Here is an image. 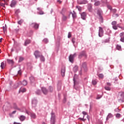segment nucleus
I'll return each instance as SVG.
<instances>
[{"label":"nucleus","instance_id":"37998d69","mask_svg":"<svg viewBox=\"0 0 124 124\" xmlns=\"http://www.w3.org/2000/svg\"><path fill=\"white\" fill-rule=\"evenodd\" d=\"M111 25L113 26H116V25H117V21H113L111 23Z\"/></svg>","mask_w":124,"mask_h":124},{"label":"nucleus","instance_id":"bf43d9fd","mask_svg":"<svg viewBox=\"0 0 124 124\" xmlns=\"http://www.w3.org/2000/svg\"><path fill=\"white\" fill-rule=\"evenodd\" d=\"M114 112H116V113L119 112H120V109H119V108H115L114 109Z\"/></svg>","mask_w":124,"mask_h":124},{"label":"nucleus","instance_id":"864d4df0","mask_svg":"<svg viewBox=\"0 0 124 124\" xmlns=\"http://www.w3.org/2000/svg\"><path fill=\"white\" fill-rule=\"evenodd\" d=\"M112 28L113 29V30H118V27L116 25L113 26Z\"/></svg>","mask_w":124,"mask_h":124},{"label":"nucleus","instance_id":"69168bd1","mask_svg":"<svg viewBox=\"0 0 124 124\" xmlns=\"http://www.w3.org/2000/svg\"><path fill=\"white\" fill-rule=\"evenodd\" d=\"M82 114L84 116H86V115H87V112L86 111H82Z\"/></svg>","mask_w":124,"mask_h":124},{"label":"nucleus","instance_id":"20e7f679","mask_svg":"<svg viewBox=\"0 0 124 124\" xmlns=\"http://www.w3.org/2000/svg\"><path fill=\"white\" fill-rule=\"evenodd\" d=\"M37 100L35 98H33L31 101L32 107L33 108H35L37 106Z\"/></svg>","mask_w":124,"mask_h":124},{"label":"nucleus","instance_id":"f8f14e48","mask_svg":"<svg viewBox=\"0 0 124 124\" xmlns=\"http://www.w3.org/2000/svg\"><path fill=\"white\" fill-rule=\"evenodd\" d=\"M81 17L83 20H86V17H87V14H86V12H83L81 13Z\"/></svg>","mask_w":124,"mask_h":124},{"label":"nucleus","instance_id":"0e129e2a","mask_svg":"<svg viewBox=\"0 0 124 124\" xmlns=\"http://www.w3.org/2000/svg\"><path fill=\"white\" fill-rule=\"evenodd\" d=\"M112 12H113V13H116V12H117V10L116 9H114L112 10Z\"/></svg>","mask_w":124,"mask_h":124},{"label":"nucleus","instance_id":"f704fd0d","mask_svg":"<svg viewBox=\"0 0 124 124\" xmlns=\"http://www.w3.org/2000/svg\"><path fill=\"white\" fill-rule=\"evenodd\" d=\"M111 30H110V29H107V31H106V34H110V33H111Z\"/></svg>","mask_w":124,"mask_h":124},{"label":"nucleus","instance_id":"8fccbe9b","mask_svg":"<svg viewBox=\"0 0 124 124\" xmlns=\"http://www.w3.org/2000/svg\"><path fill=\"white\" fill-rule=\"evenodd\" d=\"M88 8L89 11H92V9L93 7H92V5H90L88 6Z\"/></svg>","mask_w":124,"mask_h":124},{"label":"nucleus","instance_id":"dca6fc26","mask_svg":"<svg viewBox=\"0 0 124 124\" xmlns=\"http://www.w3.org/2000/svg\"><path fill=\"white\" fill-rule=\"evenodd\" d=\"M86 2H87V1L86 0H82V1H81L80 0H78V4H86Z\"/></svg>","mask_w":124,"mask_h":124},{"label":"nucleus","instance_id":"c756f323","mask_svg":"<svg viewBox=\"0 0 124 124\" xmlns=\"http://www.w3.org/2000/svg\"><path fill=\"white\" fill-rule=\"evenodd\" d=\"M73 71L75 73V72H77V71H78V66H75L74 68H73Z\"/></svg>","mask_w":124,"mask_h":124},{"label":"nucleus","instance_id":"9b49d317","mask_svg":"<svg viewBox=\"0 0 124 124\" xmlns=\"http://www.w3.org/2000/svg\"><path fill=\"white\" fill-rule=\"evenodd\" d=\"M81 68H83L85 71H87V63L86 62H84L83 63H82Z\"/></svg>","mask_w":124,"mask_h":124},{"label":"nucleus","instance_id":"603ef678","mask_svg":"<svg viewBox=\"0 0 124 124\" xmlns=\"http://www.w3.org/2000/svg\"><path fill=\"white\" fill-rule=\"evenodd\" d=\"M107 7H108V9H109V10H112V6H111V5H108Z\"/></svg>","mask_w":124,"mask_h":124},{"label":"nucleus","instance_id":"5701e85b","mask_svg":"<svg viewBox=\"0 0 124 124\" xmlns=\"http://www.w3.org/2000/svg\"><path fill=\"white\" fill-rule=\"evenodd\" d=\"M31 43L30 40L27 39L25 42V46H27V45H29Z\"/></svg>","mask_w":124,"mask_h":124},{"label":"nucleus","instance_id":"7ed1b4c3","mask_svg":"<svg viewBox=\"0 0 124 124\" xmlns=\"http://www.w3.org/2000/svg\"><path fill=\"white\" fill-rule=\"evenodd\" d=\"M75 57H77V54L76 53H75L74 54H71L69 56V62H71L72 63H73V62H74V58Z\"/></svg>","mask_w":124,"mask_h":124},{"label":"nucleus","instance_id":"393cba45","mask_svg":"<svg viewBox=\"0 0 124 124\" xmlns=\"http://www.w3.org/2000/svg\"><path fill=\"white\" fill-rule=\"evenodd\" d=\"M2 29H3L4 33H5V31H6L7 30V26H6V25L5 24V26L2 27Z\"/></svg>","mask_w":124,"mask_h":124},{"label":"nucleus","instance_id":"f3484780","mask_svg":"<svg viewBox=\"0 0 124 124\" xmlns=\"http://www.w3.org/2000/svg\"><path fill=\"white\" fill-rule=\"evenodd\" d=\"M6 61L9 64H13L14 63V61H13V60L6 59Z\"/></svg>","mask_w":124,"mask_h":124},{"label":"nucleus","instance_id":"338daca9","mask_svg":"<svg viewBox=\"0 0 124 124\" xmlns=\"http://www.w3.org/2000/svg\"><path fill=\"white\" fill-rule=\"evenodd\" d=\"M18 74H19V75H21V74H22V72H21V69H20V70L18 71Z\"/></svg>","mask_w":124,"mask_h":124},{"label":"nucleus","instance_id":"4468645a","mask_svg":"<svg viewBox=\"0 0 124 124\" xmlns=\"http://www.w3.org/2000/svg\"><path fill=\"white\" fill-rule=\"evenodd\" d=\"M54 90H55V88L52 86H49L48 88V91L49 93H53V92H54Z\"/></svg>","mask_w":124,"mask_h":124},{"label":"nucleus","instance_id":"1a4fd4ad","mask_svg":"<svg viewBox=\"0 0 124 124\" xmlns=\"http://www.w3.org/2000/svg\"><path fill=\"white\" fill-rule=\"evenodd\" d=\"M17 4V1L15 0H12L10 4L11 7H15V5Z\"/></svg>","mask_w":124,"mask_h":124},{"label":"nucleus","instance_id":"ea45409f","mask_svg":"<svg viewBox=\"0 0 124 124\" xmlns=\"http://www.w3.org/2000/svg\"><path fill=\"white\" fill-rule=\"evenodd\" d=\"M98 77H99L100 78H101V79H102L103 78V77H104V76L103 75V74H100L98 75Z\"/></svg>","mask_w":124,"mask_h":124},{"label":"nucleus","instance_id":"de8ad7c7","mask_svg":"<svg viewBox=\"0 0 124 124\" xmlns=\"http://www.w3.org/2000/svg\"><path fill=\"white\" fill-rule=\"evenodd\" d=\"M27 66H28V68H30V69H31V64L30 63H28L27 64Z\"/></svg>","mask_w":124,"mask_h":124},{"label":"nucleus","instance_id":"0eeeda50","mask_svg":"<svg viewBox=\"0 0 124 124\" xmlns=\"http://www.w3.org/2000/svg\"><path fill=\"white\" fill-rule=\"evenodd\" d=\"M34 55L36 58V59H37L38 58H40V52H39V51L36 50L34 53Z\"/></svg>","mask_w":124,"mask_h":124},{"label":"nucleus","instance_id":"2f4dec72","mask_svg":"<svg viewBox=\"0 0 124 124\" xmlns=\"http://www.w3.org/2000/svg\"><path fill=\"white\" fill-rule=\"evenodd\" d=\"M50 124H56V119H50Z\"/></svg>","mask_w":124,"mask_h":124},{"label":"nucleus","instance_id":"4c0bfd02","mask_svg":"<svg viewBox=\"0 0 124 124\" xmlns=\"http://www.w3.org/2000/svg\"><path fill=\"white\" fill-rule=\"evenodd\" d=\"M24 60V59L23 57H20L18 61V62H23Z\"/></svg>","mask_w":124,"mask_h":124},{"label":"nucleus","instance_id":"f03ea898","mask_svg":"<svg viewBox=\"0 0 124 124\" xmlns=\"http://www.w3.org/2000/svg\"><path fill=\"white\" fill-rule=\"evenodd\" d=\"M103 35H104V31H103V28L99 27L98 31V36H99V37H102Z\"/></svg>","mask_w":124,"mask_h":124},{"label":"nucleus","instance_id":"473e14b6","mask_svg":"<svg viewBox=\"0 0 124 124\" xmlns=\"http://www.w3.org/2000/svg\"><path fill=\"white\" fill-rule=\"evenodd\" d=\"M115 117L116 118H117V119H120V118H121V117H122V115H121V114L120 113H117L115 115Z\"/></svg>","mask_w":124,"mask_h":124},{"label":"nucleus","instance_id":"5fc2aeb1","mask_svg":"<svg viewBox=\"0 0 124 124\" xmlns=\"http://www.w3.org/2000/svg\"><path fill=\"white\" fill-rule=\"evenodd\" d=\"M71 37V32H69L68 34V38Z\"/></svg>","mask_w":124,"mask_h":124},{"label":"nucleus","instance_id":"09e8293b","mask_svg":"<svg viewBox=\"0 0 124 124\" xmlns=\"http://www.w3.org/2000/svg\"><path fill=\"white\" fill-rule=\"evenodd\" d=\"M76 7L77 8H78V11H81V10H82V8H81V7L79 6H77Z\"/></svg>","mask_w":124,"mask_h":124},{"label":"nucleus","instance_id":"79ce46f5","mask_svg":"<svg viewBox=\"0 0 124 124\" xmlns=\"http://www.w3.org/2000/svg\"><path fill=\"white\" fill-rule=\"evenodd\" d=\"M23 22H24V20H23V19H21L20 20L17 22V24H18L19 25H22Z\"/></svg>","mask_w":124,"mask_h":124},{"label":"nucleus","instance_id":"b1692460","mask_svg":"<svg viewBox=\"0 0 124 124\" xmlns=\"http://www.w3.org/2000/svg\"><path fill=\"white\" fill-rule=\"evenodd\" d=\"M22 85L23 86H27L28 84V81L26 80H23V81L21 82Z\"/></svg>","mask_w":124,"mask_h":124},{"label":"nucleus","instance_id":"7c9ffc66","mask_svg":"<svg viewBox=\"0 0 124 124\" xmlns=\"http://www.w3.org/2000/svg\"><path fill=\"white\" fill-rule=\"evenodd\" d=\"M40 58L41 62H45V58L44 57V56H43V55H41Z\"/></svg>","mask_w":124,"mask_h":124},{"label":"nucleus","instance_id":"3c124183","mask_svg":"<svg viewBox=\"0 0 124 124\" xmlns=\"http://www.w3.org/2000/svg\"><path fill=\"white\" fill-rule=\"evenodd\" d=\"M109 40H110V38L108 39H106V40H105L104 42L105 43H108V42H109Z\"/></svg>","mask_w":124,"mask_h":124},{"label":"nucleus","instance_id":"680f3d73","mask_svg":"<svg viewBox=\"0 0 124 124\" xmlns=\"http://www.w3.org/2000/svg\"><path fill=\"white\" fill-rule=\"evenodd\" d=\"M63 102V103H65L66 102V97H64Z\"/></svg>","mask_w":124,"mask_h":124},{"label":"nucleus","instance_id":"a878e982","mask_svg":"<svg viewBox=\"0 0 124 124\" xmlns=\"http://www.w3.org/2000/svg\"><path fill=\"white\" fill-rule=\"evenodd\" d=\"M31 117L32 119H36V115H35V113H31Z\"/></svg>","mask_w":124,"mask_h":124},{"label":"nucleus","instance_id":"6e6552de","mask_svg":"<svg viewBox=\"0 0 124 124\" xmlns=\"http://www.w3.org/2000/svg\"><path fill=\"white\" fill-rule=\"evenodd\" d=\"M120 36L121 37L120 41L124 43V32L120 33Z\"/></svg>","mask_w":124,"mask_h":124},{"label":"nucleus","instance_id":"412c9836","mask_svg":"<svg viewBox=\"0 0 124 124\" xmlns=\"http://www.w3.org/2000/svg\"><path fill=\"white\" fill-rule=\"evenodd\" d=\"M62 19L63 21H66L67 20V16H64V15H62Z\"/></svg>","mask_w":124,"mask_h":124},{"label":"nucleus","instance_id":"2eb2a0df","mask_svg":"<svg viewBox=\"0 0 124 124\" xmlns=\"http://www.w3.org/2000/svg\"><path fill=\"white\" fill-rule=\"evenodd\" d=\"M50 120H56V115H55V113L53 111L51 113Z\"/></svg>","mask_w":124,"mask_h":124},{"label":"nucleus","instance_id":"49530a36","mask_svg":"<svg viewBox=\"0 0 124 124\" xmlns=\"http://www.w3.org/2000/svg\"><path fill=\"white\" fill-rule=\"evenodd\" d=\"M97 83V82H96V80H93L92 81V84L93 85H96V84Z\"/></svg>","mask_w":124,"mask_h":124},{"label":"nucleus","instance_id":"13d9d810","mask_svg":"<svg viewBox=\"0 0 124 124\" xmlns=\"http://www.w3.org/2000/svg\"><path fill=\"white\" fill-rule=\"evenodd\" d=\"M75 40H76L75 38H72V42L73 43V44H74V43H75Z\"/></svg>","mask_w":124,"mask_h":124},{"label":"nucleus","instance_id":"72a5a7b5","mask_svg":"<svg viewBox=\"0 0 124 124\" xmlns=\"http://www.w3.org/2000/svg\"><path fill=\"white\" fill-rule=\"evenodd\" d=\"M73 12H74V13H71V14L72 15V17H73V19H75V18H76V17H77V15L74 11H73Z\"/></svg>","mask_w":124,"mask_h":124},{"label":"nucleus","instance_id":"c03bdc74","mask_svg":"<svg viewBox=\"0 0 124 124\" xmlns=\"http://www.w3.org/2000/svg\"><path fill=\"white\" fill-rule=\"evenodd\" d=\"M105 90H106V91H111V88L108 87V86H106L105 87Z\"/></svg>","mask_w":124,"mask_h":124},{"label":"nucleus","instance_id":"f257e3e1","mask_svg":"<svg viewBox=\"0 0 124 124\" xmlns=\"http://www.w3.org/2000/svg\"><path fill=\"white\" fill-rule=\"evenodd\" d=\"M97 15L98 16V19L101 23H103V12L101 9H98L97 11Z\"/></svg>","mask_w":124,"mask_h":124},{"label":"nucleus","instance_id":"aec40b11","mask_svg":"<svg viewBox=\"0 0 124 124\" xmlns=\"http://www.w3.org/2000/svg\"><path fill=\"white\" fill-rule=\"evenodd\" d=\"M0 67L1 69H4V67H5V62H1Z\"/></svg>","mask_w":124,"mask_h":124},{"label":"nucleus","instance_id":"4d7b16f0","mask_svg":"<svg viewBox=\"0 0 124 124\" xmlns=\"http://www.w3.org/2000/svg\"><path fill=\"white\" fill-rule=\"evenodd\" d=\"M0 5L1 6H2L3 7H5V3H1L0 4Z\"/></svg>","mask_w":124,"mask_h":124},{"label":"nucleus","instance_id":"4be33fe9","mask_svg":"<svg viewBox=\"0 0 124 124\" xmlns=\"http://www.w3.org/2000/svg\"><path fill=\"white\" fill-rule=\"evenodd\" d=\"M113 114H112L111 113H108L107 117V121H108V120H109V119L111 118H113Z\"/></svg>","mask_w":124,"mask_h":124},{"label":"nucleus","instance_id":"9d476101","mask_svg":"<svg viewBox=\"0 0 124 124\" xmlns=\"http://www.w3.org/2000/svg\"><path fill=\"white\" fill-rule=\"evenodd\" d=\"M42 91L44 94H47V93H48V92H49L47 88L45 87L42 88Z\"/></svg>","mask_w":124,"mask_h":124},{"label":"nucleus","instance_id":"ddd939ff","mask_svg":"<svg viewBox=\"0 0 124 124\" xmlns=\"http://www.w3.org/2000/svg\"><path fill=\"white\" fill-rule=\"evenodd\" d=\"M65 73V67H62L61 70V74L62 77L64 76Z\"/></svg>","mask_w":124,"mask_h":124},{"label":"nucleus","instance_id":"bb28decb","mask_svg":"<svg viewBox=\"0 0 124 124\" xmlns=\"http://www.w3.org/2000/svg\"><path fill=\"white\" fill-rule=\"evenodd\" d=\"M14 109H15L16 110H18L19 111H20V108H18V107L17 106V105L16 104H14Z\"/></svg>","mask_w":124,"mask_h":124},{"label":"nucleus","instance_id":"e2e57ef3","mask_svg":"<svg viewBox=\"0 0 124 124\" xmlns=\"http://www.w3.org/2000/svg\"><path fill=\"white\" fill-rule=\"evenodd\" d=\"M39 14H40V15H43V14H44V13L43 11H40L39 12Z\"/></svg>","mask_w":124,"mask_h":124},{"label":"nucleus","instance_id":"58836bf2","mask_svg":"<svg viewBox=\"0 0 124 124\" xmlns=\"http://www.w3.org/2000/svg\"><path fill=\"white\" fill-rule=\"evenodd\" d=\"M43 41L45 43H48V42H49V41L48 40V39H47V38L44 39Z\"/></svg>","mask_w":124,"mask_h":124},{"label":"nucleus","instance_id":"e433bc0d","mask_svg":"<svg viewBox=\"0 0 124 124\" xmlns=\"http://www.w3.org/2000/svg\"><path fill=\"white\" fill-rule=\"evenodd\" d=\"M73 81L74 85H76V81H77V79L76 78V76L74 77Z\"/></svg>","mask_w":124,"mask_h":124},{"label":"nucleus","instance_id":"774afa93","mask_svg":"<svg viewBox=\"0 0 124 124\" xmlns=\"http://www.w3.org/2000/svg\"><path fill=\"white\" fill-rule=\"evenodd\" d=\"M5 1L6 5H8V4L7 3V2H8V1H9V0H6V1Z\"/></svg>","mask_w":124,"mask_h":124},{"label":"nucleus","instance_id":"6ab92c4d","mask_svg":"<svg viewBox=\"0 0 124 124\" xmlns=\"http://www.w3.org/2000/svg\"><path fill=\"white\" fill-rule=\"evenodd\" d=\"M19 120L21 121V122H23V121H25L26 120V116L24 115H21L19 117Z\"/></svg>","mask_w":124,"mask_h":124},{"label":"nucleus","instance_id":"c85d7f7f","mask_svg":"<svg viewBox=\"0 0 124 124\" xmlns=\"http://www.w3.org/2000/svg\"><path fill=\"white\" fill-rule=\"evenodd\" d=\"M95 6H98V5H100V2L99 1H95L94 3Z\"/></svg>","mask_w":124,"mask_h":124},{"label":"nucleus","instance_id":"c9c22d12","mask_svg":"<svg viewBox=\"0 0 124 124\" xmlns=\"http://www.w3.org/2000/svg\"><path fill=\"white\" fill-rule=\"evenodd\" d=\"M116 48L117 50H119V51H121V49H122V46H119V45H117L116 46Z\"/></svg>","mask_w":124,"mask_h":124},{"label":"nucleus","instance_id":"a19ab883","mask_svg":"<svg viewBox=\"0 0 124 124\" xmlns=\"http://www.w3.org/2000/svg\"><path fill=\"white\" fill-rule=\"evenodd\" d=\"M36 94H38V95H39V94H41V91H40V90H37V91L36 92Z\"/></svg>","mask_w":124,"mask_h":124},{"label":"nucleus","instance_id":"6e6d98bb","mask_svg":"<svg viewBox=\"0 0 124 124\" xmlns=\"http://www.w3.org/2000/svg\"><path fill=\"white\" fill-rule=\"evenodd\" d=\"M15 13L16 14H18V13H20V9H17L15 11Z\"/></svg>","mask_w":124,"mask_h":124},{"label":"nucleus","instance_id":"a211bd4d","mask_svg":"<svg viewBox=\"0 0 124 124\" xmlns=\"http://www.w3.org/2000/svg\"><path fill=\"white\" fill-rule=\"evenodd\" d=\"M61 89H62V82H59L58 84L57 90L58 91H61Z\"/></svg>","mask_w":124,"mask_h":124},{"label":"nucleus","instance_id":"cd10ccee","mask_svg":"<svg viewBox=\"0 0 124 124\" xmlns=\"http://www.w3.org/2000/svg\"><path fill=\"white\" fill-rule=\"evenodd\" d=\"M26 92V88H21L19 89V93H25Z\"/></svg>","mask_w":124,"mask_h":124},{"label":"nucleus","instance_id":"052dcab7","mask_svg":"<svg viewBox=\"0 0 124 124\" xmlns=\"http://www.w3.org/2000/svg\"><path fill=\"white\" fill-rule=\"evenodd\" d=\"M121 97H122L123 99L124 100V93H122L121 94Z\"/></svg>","mask_w":124,"mask_h":124},{"label":"nucleus","instance_id":"423d86ee","mask_svg":"<svg viewBox=\"0 0 124 124\" xmlns=\"http://www.w3.org/2000/svg\"><path fill=\"white\" fill-rule=\"evenodd\" d=\"M30 26H31V27L32 28H34V29H35V30H37V29H38V28H39V24L35 23V22H33L32 23Z\"/></svg>","mask_w":124,"mask_h":124},{"label":"nucleus","instance_id":"39448f33","mask_svg":"<svg viewBox=\"0 0 124 124\" xmlns=\"http://www.w3.org/2000/svg\"><path fill=\"white\" fill-rule=\"evenodd\" d=\"M83 57H87V54H86V52L85 51H82V52L79 53L78 55V59H82Z\"/></svg>","mask_w":124,"mask_h":124},{"label":"nucleus","instance_id":"a18cd8bd","mask_svg":"<svg viewBox=\"0 0 124 124\" xmlns=\"http://www.w3.org/2000/svg\"><path fill=\"white\" fill-rule=\"evenodd\" d=\"M101 97H102V96L101 95H97L96 99L98 100V99H100V98H101Z\"/></svg>","mask_w":124,"mask_h":124}]
</instances>
